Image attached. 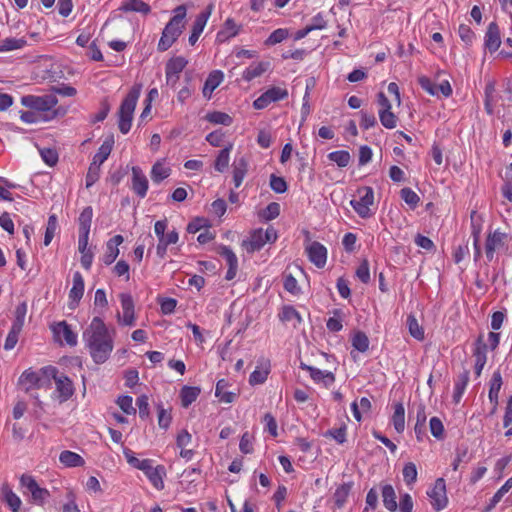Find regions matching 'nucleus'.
<instances>
[{
    "label": "nucleus",
    "instance_id": "obj_30",
    "mask_svg": "<svg viewBox=\"0 0 512 512\" xmlns=\"http://www.w3.org/2000/svg\"><path fill=\"white\" fill-rule=\"evenodd\" d=\"M247 168L248 162L245 157H241L235 161L233 167V181L236 188H238L241 185L246 175Z\"/></svg>",
    "mask_w": 512,
    "mask_h": 512
},
{
    "label": "nucleus",
    "instance_id": "obj_55",
    "mask_svg": "<svg viewBox=\"0 0 512 512\" xmlns=\"http://www.w3.org/2000/svg\"><path fill=\"white\" fill-rule=\"evenodd\" d=\"M404 481L410 485L417 480V468L412 462L407 463L403 468Z\"/></svg>",
    "mask_w": 512,
    "mask_h": 512
},
{
    "label": "nucleus",
    "instance_id": "obj_22",
    "mask_svg": "<svg viewBox=\"0 0 512 512\" xmlns=\"http://www.w3.org/2000/svg\"><path fill=\"white\" fill-rule=\"evenodd\" d=\"M53 332L59 340L63 338L68 345L75 346L77 344L76 334L71 330L70 326L64 321L56 324L53 327Z\"/></svg>",
    "mask_w": 512,
    "mask_h": 512
},
{
    "label": "nucleus",
    "instance_id": "obj_9",
    "mask_svg": "<svg viewBox=\"0 0 512 512\" xmlns=\"http://www.w3.org/2000/svg\"><path fill=\"white\" fill-rule=\"evenodd\" d=\"M20 483L31 493L32 499L36 504L42 505L50 495L49 491L41 488L32 476L22 475Z\"/></svg>",
    "mask_w": 512,
    "mask_h": 512
},
{
    "label": "nucleus",
    "instance_id": "obj_41",
    "mask_svg": "<svg viewBox=\"0 0 512 512\" xmlns=\"http://www.w3.org/2000/svg\"><path fill=\"white\" fill-rule=\"evenodd\" d=\"M206 120L213 124L230 126L233 122L232 117L221 111H213L205 116Z\"/></svg>",
    "mask_w": 512,
    "mask_h": 512
},
{
    "label": "nucleus",
    "instance_id": "obj_46",
    "mask_svg": "<svg viewBox=\"0 0 512 512\" xmlns=\"http://www.w3.org/2000/svg\"><path fill=\"white\" fill-rule=\"evenodd\" d=\"M352 346L359 352H366L369 348V339L364 332L358 331L352 337Z\"/></svg>",
    "mask_w": 512,
    "mask_h": 512
},
{
    "label": "nucleus",
    "instance_id": "obj_11",
    "mask_svg": "<svg viewBox=\"0 0 512 512\" xmlns=\"http://www.w3.org/2000/svg\"><path fill=\"white\" fill-rule=\"evenodd\" d=\"M184 57L171 58L166 64V83L174 87L179 79V74L187 65Z\"/></svg>",
    "mask_w": 512,
    "mask_h": 512
},
{
    "label": "nucleus",
    "instance_id": "obj_43",
    "mask_svg": "<svg viewBox=\"0 0 512 512\" xmlns=\"http://www.w3.org/2000/svg\"><path fill=\"white\" fill-rule=\"evenodd\" d=\"M486 353H487V344L484 343L483 337L479 336L476 341L475 349L473 352V356L475 358V364L485 365L486 360H487Z\"/></svg>",
    "mask_w": 512,
    "mask_h": 512
},
{
    "label": "nucleus",
    "instance_id": "obj_18",
    "mask_svg": "<svg viewBox=\"0 0 512 512\" xmlns=\"http://www.w3.org/2000/svg\"><path fill=\"white\" fill-rule=\"evenodd\" d=\"M132 190L141 198L146 196L148 190V179L137 166L132 167Z\"/></svg>",
    "mask_w": 512,
    "mask_h": 512
},
{
    "label": "nucleus",
    "instance_id": "obj_12",
    "mask_svg": "<svg viewBox=\"0 0 512 512\" xmlns=\"http://www.w3.org/2000/svg\"><path fill=\"white\" fill-rule=\"evenodd\" d=\"M309 260L318 268H323L327 261V249L321 243L314 241L306 246Z\"/></svg>",
    "mask_w": 512,
    "mask_h": 512
},
{
    "label": "nucleus",
    "instance_id": "obj_58",
    "mask_svg": "<svg viewBox=\"0 0 512 512\" xmlns=\"http://www.w3.org/2000/svg\"><path fill=\"white\" fill-rule=\"evenodd\" d=\"M429 425H430L431 434L435 438H437V439L443 438L444 426H443L442 421L438 417H432L430 419Z\"/></svg>",
    "mask_w": 512,
    "mask_h": 512
},
{
    "label": "nucleus",
    "instance_id": "obj_40",
    "mask_svg": "<svg viewBox=\"0 0 512 512\" xmlns=\"http://www.w3.org/2000/svg\"><path fill=\"white\" fill-rule=\"evenodd\" d=\"M171 169L165 167L160 161L156 162L151 170V179L154 183H160L162 180L169 177Z\"/></svg>",
    "mask_w": 512,
    "mask_h": 512
},
{
    "label": "nucleus",
    "instance_id": "obj_15",
    "mask_svg": "<svg viewBox=\"0 0 512 512\" xmlns=\"http://www.w3.org/2000/svg\"><path fill=\"white\" fill-rule=\"evenodd\" d=\"M46 382L48 381L44 377L33 371H25L19 379V384L27 393L34 388L42 387Z\"/></svg>",
    "mask_w": 512,
    "mask_h": 512
},
{
    "label": "nucleus",
    "instance_id": "obj_57",
    "mask_svg": "<svg viewBox=\"0 0 512 512\" xmlns=\"http://www.w3.org/2000/svg\"><path fill=\"white\" fill-rule=\"evenodd\" d=\"M279 317L283 322L292 321L293 319H296L298 322H301L302 320L299 313L292 306L283 307Z\"/></svg>",
    "mask_w": 512,
    "mask_h": 512
},
{
    "label": "nucleus",
    "instance_id": "obj_20",
    "mask_svg": "<svg viewBox=\"0 0 512 512\" xmlns=\"http://www.w3.org/2000/svg\"><path fill=\"white\" fill-rule=\"evenodd\" d=\"M123 237L121 235H115L106 244V252L103 256V262L105 265L112 264L119 255L118 246L123 243Z\"/></svg>",
    "mask_w": 512,
    "mask_h": 512
},
{
    "label": "nucleus",
    "instance_id": "obj_19",
    "mask_svg": "<svg viewBox=\"0 0 512 512\" xmlns=\"http://www.w3.org/2000/svg\"><path fill=\"white\" fill-rule=\"evenodd\" d=\"M501 45L500 31L499 27L495 22H491L488 25L486 34H485V47L490 52H495Z\"/></svg>",
    "mask_w": 512,
    "mask_h": 512
},
{
    "label": "nucleus",
    "instance_id": "obj_50",
    "mask_svg": "<svg viewBox=\"0 0 512 512\" xmlns=\"http://www.w3.org/2000/svg\"><path fill=\"white\" fill-rule=\"evenodd\" d=\"M512 488V477L509 478L505 484L494 494L491 499L487 511L491 510L502 499V497Z\"/></svg>",
    "mask_w": 512,
    "mask_h": 512
},
{
    "label": "nucleus",
    "instance_id": "obj_17",
    "mask_svg": "<svg viewBox=\"0 0 512 512\" xmlns=\"http://www.w3.org/2000/svg\"><path fill=\"white\" fill-rule=\"evenodd\" d=\"M121 307L123 311L122 318L119 317V320L122 324L127 326H132L134 324L135 315H134V302L131 295L122 293L120 294Z\"/></svg>",
    "mask_w": 512,
    "mask_h": 512
},
{
    "label": "nucleus",
    "instance_id": "obj_64",
    "mask_svg": "<svg viewBox=\"0 0 512 512\" xmlns=\"http://www.w3.org/2000/svg\"><path fill=\"white\" fill-rule=\"evenodd\" d=\"M356 276L363 283H368L370 280V272H369V264L366 259H364L358 268L356 269Z\"/></svg>",
    "mask_w": 512,
    "mask_h": 512
},
{
    "label": "nucleus",
    "instance_id": "obj_38",
    "mask_svg": "<svg viewBox=\"0 0 512 512\" xmlns=\"http://www.w3.org/2000/svg\"><path fill=\"white\" fill-rule=\"evenodd\" d=\"M469 381V371L464 370L459 376L458 380L455 384L453 399L456 403H458L466 389V386Z\"/></svg>",
    "mask_w": 512,
    "mask_h": 512
},
{
    "label": "nucleus",
    "instance_id": "obj_7",
    "mask_svg": "<svg viewBox=\"0 0 512 512\" xmlns=\"http://www.w3.org/2000/svg\"><path fill=\"white\" fill-rule=\"evenodd\" d=\"M44 373H50L55 380L56 389L61 398V402L68 400L74 393L72 381L65 375L57 376V370L54 367H48Z\"/></svg>",
    "mask_w": 512,
    "mask_h": 512
},
{
    "label": "nucleus",
    "instance_id": "obj_36",
    "mask_svg": "<svg viewBox=\"0 0 512 512\" xmlns=\"http://www.w3.org/2000/svg\"><path fill=\"white\" fill-rule=\"evenodd\" d=\"M228 383L226 380L221 379L216 384L215 395L224 403H232L235 399L236 394L233 392L226 391Z\"/></svg>",
    "mask_w": 512,
    "mask_h": 512
},
{
    "label": "nucleus",
    "instance_id": "obj_52",
    "mask_svg": "<svg viewBox=\"0 0 512 512\" xmlns=\"http://www.w3.org/2000/svg\"><path fill=\"white\" fill-rule=\"evenodd\" d=\"M379 118L381 124L388 129H393L396 127V116L391 112V110H380Z\"/></svg>",
    "mask_w": 512,
    "mask_h": 512
},
{
    "label": "nucleus",
    "instance_id": "obj_28",
    "mask_svg": "<svg viewBox=\"0 0 512 512\" xmlns=\"http://www.w3.org/2000/svg\"><path fill=\"white\" fill-rule=\"evenodd\" d=\"M59 461L65 467H81L85 464L84 459L79 454L69 450L60 453Z\"/></svg>",
    "mask_w": 512,
    "mask_h": 512
},
{
    "label": "nucleus",
    "instance_id": "obj_44",
    "mask_svg": "<svg viewBox=\"0 0 512 512\" xmlns=\"http://www.w3.org/2000/svg\"><path fill=\"white\" fill-rule=\"evenodd\" d=\"M352 485L350 483H344L339 486L334 493L335 504L338 508L343 507L345 504L347 497L350 493Z\"/></svg>",
    "mask_w": 512,
    "mask_h": 512
},
{
    "label": "nucleus",
    "instance_id": "obj_25",
    "mask_svg": "<svg viewBox=\"0 0 512 512\" xmlns=\"http://www.w3.org/2000/svg\"><path fill=\"white\" fill-rule=\"evenodd\" d=\"M223 80V73L219 70L213 71L207 77L204 87H203V96L206 98H210L212 92L221 84Z\"/></svg>",
    "mask_w": 512,
    "mask_h": 512
},
{
    "label": "nucleus",
    "instance_id": "obj_24",
    "mask_svg": "<svg viewBox=\"0 0 512 512\" xmlns=\"http://www.w3.org/2000/svg\"><path fill=\"white\" fill-rule=\"evenodd\" d=\"M300 367L301 369L308 371L314 381H323L326 386L332 384L335 380L334 375L331 372H324L305 363H301Z\"/></svg>",
    "mask_w": 512,
    "mask_h": 512
},
{
    "label": "nucleus",
    "instance_id": "obj_33",
    "mask_svg": "<svg viewBox=\"0 0 512 512\" xmlns=\"http://www.w3.org/2000/svg\"><path fill=\"white\" fill-rule=\"evenodd\" d=\"M392 423L398 433H402L405 429V408L402 403L394 405V413Z\"/></svg>",
    "mask_w": 512,
    "mask_h": 512
},
{
    "label": "nucleus",
    "instance_id": "obj_35",
    "mask_svg": "<svg viewBox=\"0 0 512 512\" xmlns=\"http://www.w3.org/2000/svg\"><path fill=\"white\" fill-rule=\"evenodd\" d=\"M232 148L233 145L230 143L228 146H226L219 152L214 164V167L218 172H223L228 168L230 161V152Z\"/></svg>",
    "mask_w": 512,
    "mask_h": 512
},
{
    "label": "nucleus",
    "instance_id": "obj_29",
    "mask_svg": "<svg viewBox=\"0 0 512 512\" xmlns=\"http://www.w3.org/2000/svg\"><path fill=\"white\" fill-rule=\"evenodd\" d=\"M1 494L3 500L8 504L13 512H17L21 505L20 498L12 491L7 483H4L1 487Z\"/></svg>",
    "mask_w": 512,
    "mask_h": 512
},
{
    "label": "nucleus",
    "instance_id": "obj_51",
    "mask_svg": "<svg viewBox=\"0 0 512 512\" xmlns=\"http://www.w3.org/2000/svg\"><path fill=\"white\" fill-rule=\"evenodd\" d=\"M264 93L270 103L285 99L288 96V91L280 87H272Z\"/></svg>",
    "mask_w": 512,
    "mask_h": 512
},
{
    "label": "nucleus",
    "instance_id": "obj_6",
    "mask_svg": "<svg viewBox=\"0 0 512 512\" xmlns=\"http://www.w3.org/2000/svg\"><path fill=\"white\" fill-rule=\"evenodd\" d=\"M359 193L361 195L360 199L352 200L350 203L360 217L367 218L371 214L370 206L374 202L373 189L370 187H363L359 190Z\"/></svg>",
    "mask_w": 512,
    "mask_h": 512
},
{
    "label": "nucleus",
    "instance_id": "obj_61",
    "mask_svg": "<svg viewBox=\"0 0 512 512\" xmlns=\"http://www.w3.org/2000/svg\"><path fill=\"white\" fill-rule=\"evenodd\" d=\"M21 328H17L12 326L10 332L8 333V336L6 338L4 349L5 350H11L15 347L18 341V336L21 332Z\"/></svg>",
    "mask_w": 512,
    "mask_h": 512
},
{
    "label": "nucleus",
    "instance_id": "obj_56",
    "mask_svg": "<svg viewBox=\"0 0 512 512\" xmlns=\"http://www.w3.org/2000/svg\"><path fill=\"white\" fill-rule=\"evenodd\" d=\"M133 399L131 396H120L117 400V404L121 410L126 414H135L136 409L133 407Z\"/></svg>",
    "mask_w": 512,
    "mask_h": 512
},
{
    "label": "nucleus",
    "instance_id": "obj_54",
    "mask_svg": "<svg viewBox=\"0 0 512 512\" xmlns=\"http://www.w3.org/2000/svg\"><path fill=\"white\" fill-rule=\"evenodd\" d=\"M26 313H27V305L25 302H22L15 309V320H14L12 326L22 329L23 325H24Z\"/></svg>",
    "mask_w": 512,
    "mask_h": 512
},
{
    "label": "nucleus",
    "instance_id": "obj_26",
    "mask_svg": "<svg viewBox=\"0 0 512 512\" xmlns=\"http://www.w3.org/2000/svg\"><path fill=\"white\" fill-rule=\"evenodd\" d=\"M240 26H238L233 19L228 18L223 28L217 33V41L218 42H225L228 39L236 36L239 32Z\"/></svg>",
    "mask_w": 512,
    "mask_h": 512
},
{
    "label": "nucleus",
    "instance_id": "obj_16",
    "mask_svg": "<svg viewBox=\"0 0 512 512\" xmlns=\"http://www.w3.org/2000/svg\"><path fill=\"white\" fill-rule=\"evenodd\" d=\"M212 8H213L212 5H208V7L205 11H203L197 15V17L194 21L193 27H192V33L189 37V43L191 45H194L197 42L199 36L203 32L204 27L211 15Z\"/></svg>",
    "mask_w": 512,
    "mask_h": 512
},
{
    "label": "nucleus",
    "instance_id": "obj_10",
    "mask_svg": "<svg viewBox=\"0 0 512 512\" xmlns=\"http://www.w3.org/2000/svg\"><path fill=\"white\" fill-rule=\"evenodd\" d=\"M427 494L431 498V504L435 510L440 511L446 507L448 499L446 496V485L443 478H438L435 481L433 488L428 491Z\"/></svg>",
    "mask_w": 512,
    "mask_h": 512
},
{
    "label": "nucleus",
    "instance_id": "obj_3",
    "mask_svg": "<svg viewBox=\"0 0 512 512\" xmlns=\"http://www.w3.org/2000/svg\"><path fill=\"white\" fill-rule=\"evenodd\" d=\"M141 89V84L134 85L120 105L118 111V127L121 133L123 134H127L131 128L133 113L136 107L137 100L140 96Z\"/></svg>",
    "mask_w": 512,
    "mask_h": 512
},
{
    "label": "nucleus",
    "instance_id": "obj_13",
    "mask_svg": "<svg viewBox=\"0 0 512 512\" xmlns=\"http://www.w3.org/2000/svg\"><path fill=\"white\" fill-rule=\"evenodd\" d=\"M506 234L498 230L489 233L485 243V254L488 261H492L494 253L505 245Z\"/></svg>",
    "mask_w": 512,
    "mask_h": 512
},
{
    "label": "nucleus",
    "instance_id": "obj_49",
    "mask_svg": "<svg viewBox=\"0 0 512 512\" xmlns=\"http://www.w3.org/2000/svg\"><path fill=\"white\" fill-rule=\"evenodd\" d=\"M26 44L24 39L6 38L0 42V51H11L22 48Z\"/></svg>",
    "mask_w": 512,
    "mask_h": 512
},
{
    "label": "nucleus",
    "instance_id": "obj_5",
    "mask_svg": "<svg viewBox=\"0 0 512 512\" xmlns=\"http://www.w3.org/2000/svg\"><path fill=\"white\" fill-rule=\"evenodd\" d=\"M277 237V231L272 226L265 231L259 228L251 232L249 239L243 240L242 247L248 253H253L259 251L266 243H274Z\"/></svg>",
    "mask_w": 512,
    "mask_h": 512
},
{
    "label": "nucleus",
    "instance_id": "obj_53",
    "mask_svg": "<svg viewBox=\"0 0 512 512\" xmlns=\"http://www.w3.org/2000/svg\"><path fill=\"white\" fill-rule=\"evenodd\" d=\"M280 214V205L276 202L268 204V206L260 213V216L269 221L278 217Z\"/></svg>",
    "mask_w": 512,
    "mask_h": 512
},
{
    "label": "nucleus",
    "instance_id": "obj_23",
    "mask_svg": "<svg viewBox=\"0 0 512 512\" xmlns=\"http://www.w3.org/2000/svg\"><path fill=\"white\" fill-rule=\"evenodd\" d=\"M502 386V376L499 371L493 373L492 379L490 381V389H489V400L493 404L492 413L495 412L498 405V396Z\"/></svg>",
    "mask_w": 512,
    "mask_h": 512
},
{
    "label": "nucleus",
    "instance_id": "obj_37",
    "mask_svg": "<svg viewBox=\"0 0 512 512\" xmlns=\"http://www.w3.org/2000/svg\"><path fill=\"white\" fill-rule=\"evenodd\" d=\"M201 390L198 387L184 386L181 389V403L183 407H188L192 404L199 396Z\"/></svg>",
    "mask_w": 512,
    "mask_h": 512
},
{
    "label": "nucleus",
    "instance_id": "obj_39",
    "mask_svg": "<svg viewBox=\"0 0 512 512\" xmlns=\"http://www.w3.org/2000/svg\"><path fill=\"white\" fill-rule=\"evenodd\" d=\"M269 67L268 62H259L249 66L243 74L245 80L250 81L256 77L262 75Z\"/></svg>",
    "mask_w": 512,
    "mask_h": 512
},
{
    "label": "nucleus",
    "instance_id": "obj_27",
    "mask_svg": "<svg viewBox=\"0 0 512 512\" xmlns=\"http://www.w3.org/2000/svg\"><path fill=\"white\" fill-rule=\"evenodd\" d=\"M114 145V139L113 136H110L105 139V141L100 146L98 152L93 157V164H97L98 166H101V164L104 163V161L109 157L112 148Z\"/></svg>",
    "mask_w": 512,
    "mask_h": 512
},
{
    "label": "nucleus",
    "instance_id": "obj_60",
    "mask_svg": "<svg viewBox=\"0 0 512 512\" xmlns=\"http://www.w3.org/2000/svg\"><path fill=\"white\" fill-rule=\"evenodd\" d=\"M270 187L276 193H284L287 190V183L284 178L272 174L270 177Z\"/></svg>",
    "mask_w": 512,
    "mask_h": 512
},
{
    "label": "nucleus",
    "instance_id": "obj_45",
    "mask_svg": "<svg viewBox=\"0 0 512 512\" xmlns=\"http://www.w3.org/2000/svg\"><path fill=\"white\" fill-rule=\"evenodd\" d=\"M407 325L409 333L412 337L420 341L424 339V330L422 326L419 325L417 319L413 315L408 316Z\"/></svg>",
    "mask_w": 512,
    "mask_h": 512
},
{
    "label": "nucleus",
    "instance_id": "obj_63",
    "mask_svg": "<svg viewBox=\"0 0 512 512\" xmlns=\"http://www.w3.org/2000/svg\"><path fill=\"white\" fill-rule=\"evenodd\" d=\"M288 36V31L286 29H276L273 31L270 36L266 40L267 45H275L282 42Z\"/></svg>",
    "mask_w": 512,
    "mask_h": 512
},
{
    "label": "nucleus",
    "instance_id": "obj_59",
    "mask_svg": "<svg viewBox=\"0 0 512 512\" xmlns=\"http://www.w3.org/2000/svg\"><path fill=\"white\" fill-rule=\"evenodd\" d=\"M400 193L402 199L413 208L416 207L420 201L419 196L410 188H403Z\"/></svg>",
    "mask_w": 512,
    "mask_h": 512
},
{
    "label": "nucleus",
    "instance_id": "obj_42",
    "mask_svg": "<svg viewBox=\"0 0 512 512\" xmlns=\"http://www.w3.org/2000/svg\"><path fill=\"white\" fill-rule=\"evenodd\" d=\"M124 11L140 12L144 15L150 12V6L142 0H129L122 7Z\"/></svg>",
    "mask_w": 512,
    "mask_h": 512
},
{
    "label": "nucleus",
    "instance_id": "obj_32",
    "mask_svg": "<svg viewBox=\"0 0 512 512\" xmlns=\"http://www.w3.org/2000/svg\"><path fill=\"white\" fill-rule=\"evenodd\" d=\"M383 504L391 512L397 510V501L394 488L391 485H384L382 488Z\"/></svg>",
    "mask_w": 512,
    "mask_h": 512
},
{
    "label": "nucleus",
    "instance_id": "obj_34",
    "mask_svg": "<svg viewBox=\"0 0 512 512\" xmlns=\"http://www.w3.org/2000/svg\"><path fill=\"white\" fill-rule=\"evenodd\" d=\"M93 210L90 206L84 208L81 212L78 222H79V234H87L90 233V227L92 223Z\"/></svg>",
    "mask_w": 512,
    "mask_h": 512
},
{
    "label": "nucleus",
    "instance_id": "obj_48",
    "mask_svg": "<svg viewBox=\"0 0 512 512\" xmlns=\"http://www.w3.org/2000/svg\"><path fill=\"white\" fill-rule=\"evenodd\" d=\"M57 226H58V222H57L56 215L53 214V215L49 216L46 231H45V236H44V244L46 246H48L51 243V241L55 235Z\"/></svg>",
    "mask_w": 512,
    "mask_h": 512
},
{
    "label": "nucleus",
    "instance_id": "obj_47",
    "mask_svg": "<svg viewBox=\"0 0 512 512\" xmlns=\"http://www.w3.org/2000/svg\"><path fill=\"white\" fill-rule=\"evenodd\" d=\"M329 160L335 162L339 167H346L350 162V154L348 151L340 150L328 154Z\"/></svg>",
    "mask_w": 512,
    "mask_h": 512
},
{
    "label": "nucleus",
    "instance_id": "obj_14",
    "mask_svg": "<svg viewBox=\"0 0 512 512\" xmlns=\"http://www.w3.org/2000/svg\"><path fill=\"white\" fill-rule=\"evenodd\" d=\"M84 294V279L80 272L73 274V286L69 291V308L75 309Z\"/></svg>",
    "mask_w": 512,
    "mask_h": 512
},
{
    "label": "nucleus",
    "instance_id": "obj_8",
    "mask_svg": "<svg viewBox=\"0 0 512 512\" xmlns=\"http://www.w3.org/2000/svg\"><path fill=\"white\" fill-rule=\"evenodd\" d=\"M184 27L185 25H179L170 20L162 32V36L158 43V49L160 51L168 50L181 35Z\"/></svg>",
    "mask_w": 512,
    "mask_h": 512
},
{
    "label": "nucleus",
    "instance_id": "obj_31",
    "mask_svg": "<svg viewBox=\"0 0 512 512\" xmlns=\"http://www.w3.org/2000/svg\"><path fill=\"white\" fill-rule=\"evenodd\" d=\"M418 441H422L426 431V411L425 406L420 404L417 409L416 424L414 427Z\"/></svg>",
    "mask_w": 512,
    "mask_h": 512
},
{
    "label": "nucleus",
    "instance_id": "obj_21",
    "mask_svg": "<svg viewBox=\"0 0 512 512\" xmlns=\"http://www.w3.org/2000/svg\"><path fill=\"white\" fill-rule=\"evenodd\" d=\"M270 373V361L268 359H261L260 367H257L249 377V384L254 386L263 384Z\"/></svg>",
    "mask_w": 512,
    "mask_h": 512
},
{
    "label": "nucleus",
    "instance_id": "obj_62",
    "mask_svg": "<svg viewBox=\"0 0 512 512\" xmlns=\"http://www.w3.org/2000/svg\"><path fill=\"white\" fill-rule=\"evenodd\" d=\"M40 155L43 159V161L48 164L49 166H53L58 161V153L56 150L51 148H44L40 150Z\"/></svg>",
    "mask_w": 512,
    "mask_h": 512
},
{
    "label": "nucleus",
    "instance_id": "obj_2",
    "mask_svg": "<svg viewBox=\"0 0 512 512\" xmlns=\"http://www.w3.org/2000/svg\"><path fill=\"white\" fill-rule=\"evenodd\" d=\"M125 457L127 462L131 466L144 472V474L148 477L152 485L157 490H162L164 488L163 477L166 474L164 466L158 465L156 467H153L152 460H140L137 457L133 456L130 451L125 452Z\"/></svg>",
    "mask_w": 512,
    "mask_h": 512
},
{
    "label": "nucleus",
    "instance_id": "obj_1",
    "mask_svg": "<svg viewBox=\"0 0 512 512\" xmlns=\"http://www.w3.org/2000/svg\"><path fill=\"white\" fill-rule=\"evenodd\" d=\"M83 340L90 356L96 364L107 361L113 350V339L104 322L94 317L83 332Z\"/></svg>",
    "mask_w": 512,
    "mask_h": 512
},
{
    "label": "nucleus",
    "instance_id": "obj_4",
    "mask_svg": "<svg viewBox=\"0 0 512 512\" xmlns=\"http://www.w3.org/2000/svg\"><path fill=\"white\" fill-rule=\"evenodd\" d=\"M21 103L23 106L39 112L52 111V115L47 117L46 120L65 114L64 109H54L58 103V99L54 94H46L43 96L26 95L21 98Z\"/></svg>",
    "mask_w": 512,
    "mask_h": 512
}]
</instances>
